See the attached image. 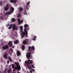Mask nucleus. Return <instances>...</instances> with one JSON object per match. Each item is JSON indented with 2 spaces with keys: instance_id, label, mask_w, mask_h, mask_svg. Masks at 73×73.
I'll list each match as a JSON object with an SVG mask.
<instances>
[{
  "instance_id": "obj_1",
  "label": "nucleus",
  "mask_w": 73,
  "mask_h": 73,
  "mask_svg": "<svg viewBox=\"0 0 73 73\" xmlns=\"http://www.w3.org/2000/svg\"><path fill=\"white\" fill-rule=\"evenodd\" d=\"M29 53H27L26 56L28 59H29L30 58V56L31 54H34V50H35V47L34 46H32L31 47V46L29 47Z\"/></svg>"
},
{
  "instance_id": "obj_15",
  "label": "nucleus",
  "mask_w": 73,
  "mask_h": 73,
  "mask_svg": "<svg viewBox=\"0 0 73 73\" xmlns=\"http://www.w3.org/2000/svg\"><path fill=\"white\" fill-rule=\"evenodd\" d=\"M21 54L20 52H19V51H18L17 52V55L18 56H19Z\"/></svg>"
},
{
  "instance_id": "obj_36",
  "label": "nucleus",
  "mask_w": 73,
  "mask_h": 73,
  "mask_svg": "<svg viewBox=\"0 0 73 73\" xmlns=\"http://www.w3.org/2000/svg\"><path fill=\"white\" fill-rule=\"evenodd\" d=\"M17 73H20V72H18H18H17Z\"/></svg>"
},
{
  "instance_id": "obj_18",
  "label": "nucleus",
  "mask_w": 73,
  "mask_h": 73,
  "mask_svg": "<svg viewBox=\"0 0 73 73\" xmlns=\"http://www.w3.org/2000/svg\"><path fill=\"white\" fill-rule=\"evenodd\" d=\"M12 24H11L10 25V27H9V29H12Z\"/></svg>"
},
{
  "instance_id": "obj_9",
  "label": "nucleus",
  "mask_w": 73,
  "mask_h": 73,
  "mask_svg": "<svg viewBox=\"0 0 73 73\" xmlns=\"http://www.w3.org/2000/svg\"><path fill=\"white\" fill-rule=\"evenodd\" d=\"M18 24L19 25H21V23H22V21H21L19 18H18Z\"/></svg>"
},
{
  "instance_id": "obj_31",
  "label": "nucleus",
  "mask_w": 73,
  "mask_h": 73,
  "mask_svg": "<svg viewBox=\"0 0 73 73\" xmlns=\"http://www.w3.org/2000/svg\"><path fill=\"white\" fill-rule=\"evenodd\" d=\"M20 15H21L20 14H19L18 15V17H20Z\"/></svg>"
},
{
  "instance_id": "obj_21",
  "label": "nucleus",
  "mask_w": 73,
  "mask_h": 73,
  "mask_svg": "<svg viewBox=\"0 0 73 73\" xmlns=\"http://www.w3.org/2000/svg\"><path fill=\"white\" fill-rule=\"evenodd\" d=\"M9 60H10V61L11 62L12 61V59H11V57L9 56Z\"/></svg>"
},
{
  "instance_id": "obj_37",
  "label": "nucleus",
  "mask_w": 73,
  "mask_h": 73,
  "mask_svg": "<svg viewBox=\"0 0 73 73\" xmlns=\"http://www.w3.org/2000/svg\"><path fill=\"white\" fill-rule=\"evenodd\" d=\"M19 61H21V60H19Z\"/></svg>"
},
{
  "instance_id": "obj_4",
  "label": "nucleus",
  "mask_w": 73,
  "mask_h": 73,
  "mask_svg": "<svg viewBox=\"0 0 73 73\" xmlns=\"http://www.w3.org/2000/svg\"><path fill=\"white\" fill-rule=\"evenodd\" d=\"M15 64L16 65V67L15 66V65L13 64H12V68L14 70H21V67L19 65V64L16 62H15Z\"/></svg>"
},
{
  "instance_id": "obj_32",
  "label": "nucleus",
  "mask_w": 73,
  "mask_h": 73,
  "mask_svg": "<svg viewBox=\"0 0 73 73\" xmlns=\"http://www.w3.org/2000/svg\"><path fill=\"white\" fill-rule=\"evenodd\" d=\"M9 61L8 60L7 62V63H8V64H9Z\"/></svg>"
},
{
  "instance_id": "obj_26",
  "label": "nucleus",
  "mask_w": 73,
  "mask_h": 73,
  "mask_svg": "<svg viewBox=\"0 0 73 73\" xmlns=\"http://www.w3.org/2000/svg\"><path fill=\"white\" fill-rule=\"evenodd\" d=\"M7 68H6L5 69V71H4V73H7Z\"/></svg>"
},
{
  "instance_id": "obj_30",
  "label": "nucleus",
  "mask_w": 73,
  "mask_h": 73,
  "mask_svg": "<svg viewBox=\"0 0 73 73\" xmlns=\"http://www.w3.org/2000/svg\"><path fill=\"white\" fill-rule=\"evenodd\" d=\"M0 5L1 6L2 5V2H0Z\"/></svg>"
},
{
  "instance_id": "obj_28",
  "label": "nucleus",
  "mask_w": 73,
  "mask_h": 73,
  "mask_svg": "<svg viewBox=\"0 0 73 73\" xmlns=\"http://www.w3.org/2000/svg\"><path fill=\"white\" fill-rule=\"evenodd\" d=\"M10 50L11 51V52H13V50H12V48H10Z\"/></svg>"
},
{
  "instance_id": "obj_14",
  "label": "nucleus",
  "mask_w": 73,
  "mask_h": 73,
  "mask_svg": "<svg viewBox=\"0 0 73 73\" xmlns=\"http://www.w3.org/2000/svg\"><path fill=\"white\" fill-rule=\"evenodd\" d=\"M12 71V68H10L9 69L7 70L8 73H10Z\"/></svg>"
},
{
  "instance_id": "obj_3",
  "label": "nucleus",
  "mask_w": 73,
  "mask_h": 73,
  "mask_svg": "<svg viewBox=\"0 0 73 73\" xmlns=\"http://www.w3.org/2000/svg\"><path fill=\"white\" fill-rule=\"evenodd\" d=\"M29 27L28 25L27 24H25L24 25L25 29H24V32H22V33L21 34V38H23L24 36V35H27L28 32L27 31V30H28L29 29V28H28L26 29V28H28Z\"/></svg>"
},
{
  "instance_id": "obj_33",
  "label": "nucleus",
  "mask_w": 73,
  "mask_h": 73,
  "mask_svg": "<svg viewBox=\"0 0 73 73\" xmlns=\"http://www.w3.org/2000/svg\"><path fill=\"white\" fill-rule=\"evenodd\" d=\"M32 71H30V72L31 73H32Z\"/></svg>"
},
{
  "instance_id": "obj_24",
  "label": "nucleus",
  "mask_w": 73,
  "mask_h": 73,
  "mask_svg": "<svg viewBox=\"0 0 73 73\" xmlns=\"http://www.w3.org/2000/svg\"><path fill=\"white\" fill-rule=\"evenodd\" d=\"M23 43V44H26L27 43L26 41V40L24 41Z\"/></svg>"
},
{
  "instance_id": "obj_35",
  "label": "nucleus",
  "mask_w": 73,
  "mask_h": 73,
  "mask_svg": "<svg viewBox=\"0 0 73 73\" xmlns=\"http://www.w3.org/2000/svg\"><path fill=\"white\" fill-rule=\"evenodd\" d=\"M31 57H33V56H31Z\"/></svg>"
},
{
  "instance_id": "obj_23",
  "label": "nucleus",
  "mask_w": 73,
  "mask_h": 73,
  "mask_svg": "<svg viewBox=\"0 0 73 73\" xmlns=\"http://www.w3.org/2000/svg\"><path fill=\"white\" fill-rule=\"evenodd\" d=\"M36 36H34V38H33V40H36Z\"/></svg>"
},
{
  "instance_id": "obj_2",
  "label": "nucleus",
  "mask_w": 73,
  "mask_h": 73,
  "mask_svg": "<svg viewBox=\"0 0 73 73\" xmlns=\"http://www.w3.org/2000/svg\"><path fill=\"white\" fill-rule=\"evenodd\" d=\"M25 62L26 64V65H27V66L28 67V69H31L33 68H35L34 65H31L32 67H31V65H29L30 64H33V62L31 60L29 59V60H28L27 61H25Z\"/></svg>"
},
{
  "instance_id": "obj_6",
  "label": "nucleus",
  "mask_w": 73,
  "mask_h": 73,
  "mask_svg": "<svg viewBox=\"0 0 73 73\" xmlns=\"http://www.w3.org/2000/svg\"><path fill=\"white\" fill-rule=\"evenodd\" d=\"M8 45H6V46H3V50H5V49H7L8 48Z\"/></svg>"
},
{
  "instance_id": "obj_17",
  "label": "nucleus",
  "mask_w": 73,
  "mask_h": 73,
  "mask_svg": "<svg viewBox=\"0 0 73 73\" xmlns=\"http://www.w3.org/2000/svg\"><path fill=\"white\" fill-rule=\"evenodd\" d=\"M30 3V2H28L27 3V9H28V6L29 5V4Z\"/></svg>"
},
{
  "instance_id": "obj_16",
  "label": "nucleus",
  "mask_w": 73,
  "mask_h": 73,
  "mask_svg": "<svg viewBox=\"0 0 73 73\" xmlns=\"http://www.w3.org/2000/svg\"><path fill=\"white\" fill-rule=\"evenodd\" d=\"M19 41L18 40H16L14 42V44H16L19 43Z\"/></svg>"
},
{
  "instance_id": "obj_12",
  "label": "nucleus",
  "mask_w": 73,
  "mask_h": 73,
  "mask_svg": "<svg viewBox=\"0 0 73 73\" xmlns=\"http://www.w3.org/2000/svg\"><path fill=\"white\" fill-rule=\"evenodd\" d=\"M17 1V0H10V2L13 3H15Z\"/></svg>"
},
{
  "instance_id": "obj_25",
  "label": "nucleus",
  "mask_w": 73,
  "mask_h": 73,
  "mask_svg": "<svg viewBox=\"0 0 73 73\" xmlns=\"http://www.w3.org/2000/svg\"><path fill=\"white\" fill-rule=\"evenodd\" d=\"M12 21L13 22H15L16 21V20L15 19H11Z\"/></svg>"
},
{
  "instance_id": "obj_10",
  "label": "nucleus",
  "mask_w": 73,
  "mask_h": 73,
  "mask_svg": "<svg viewBox=\"0 0 73 73\" xmlns=\"http://www.w3.org/2000/svg\"><path fill=\"white\" fill-rule=\"evenodd\" d=\"M7 56L8 54H7V53L6 52H5V54L3 56L4 57L5 59H7V58L8 57H7Z\"/></svg>"
},
{
  "instance_id": "obj_19",
  "label": "nucleus",
  "mask_w": 73,
  "mask_h": 73,
  "mask_svg": "<svg viewBox=\"0 0 73 73\" xmlns=\"http://www.w3.org/2000/svg\"><path fill=\"white\" fill-rule=\"evenodd\" d=\"M25 46L24 45H22V48L23 50H24L25 49Z\"/></svg>"
},
{
  "instance_id": "obj_8",
  "label": "nucleus",
  "mask_w": 73,
  "mask_h": 73,
  "mask_svg": "<svg viewBox=\"0 0 73 73\" xmlns=\"http://www.w3.org/2000/svg\"><path fill=\"white\" fill-rule=\"evenodd\" d=\"M13 30H17L18 29V28L17 27H16V25H13Z\"/></svg>"
},
{
  "instance_id": "obj_29",
  "label": "nucleus",
  "mask_w": 73,
  "mask_h": 73,
  "mask_svg": "<svg viewBox=\"0 0 73 73\" xmlns=\"http://www.w3.org/2000/svg\"><path fill=\"white\" fill-rule=\"evenodd\" d=\"M31 70L32 71H33V72H34L35 71V70L34 69H33Z\"/></svg>"
},
{
  "instance_id": "obj_34",
  "label": "nucleus",
  "mask_w": 73,
  "mask_h": 73,
  "mask_svg": "<svg viewBox=\"0 0 73 73\" xmlns=\"http://www.w3.org/2000/svg\"><path fill=\"white\" fill-rule=\"evenodd\" d=\"M12 48H15V46H12Z\"/></svg>"
},
{
  "instance_id": "obj_20",
  "label": "nucleus",
  "mask_w": 73,
  "mask_h": 73,
  "mask_svg": "<svg viewBox=\"0 0 73 73\" xmlns=\"http://www.w3.org/2000/svg\"><path fill=\"white\" fill-rule=\"evenodd\" d=\"M23 10V9L22 7H19V11H22Z\"/></svg>"
},
{
  "instance_id": "obj_27",
  "label": "nucleus",
  "mask_w": 73,
  "mask_h": 73,
  "mask_svg": "<svg viewBox=\"0 0 73 73\" xmlns=\"http://www.w3.org/2000/svg\"><path fill=\"white\" fill-rule=\"evenodd\" d=\"M29 40L28 39H26V41L27 42H28Z\"/></svg>"
},
{
  "instance_id": "obj_5",
  "label": "nucleus",
  "mask_w": 73,
  "mask_h": 73,
  "mask_svg": "<svg viewBox=\"0 0 73 73\" xmlns=\"http://www.w3.org/2000/svg\"><path fill=\"white\" fill-rule=\"evenodd\" d=\"M14 11V8L13 7H11L10 12H9L8 13H7L6 12L5 13V15H9L11 14V13H12Z\"/></svg>"
},
{
  "instance_id": "obj_11",
  "label": "nucleus",
  "mask_w": 73,
  "mask_h": 73,
  "mask_svg": "<svg viewBox=\"0 0 73 73\" xmlns=\"http://www.w3.org/2000/svg\"><path fill=\"white\" fill-rule=\"evenodd\" d=\"M20 33H21V34L22 33V32L23 31V27L22 26H21L20 28Z\"/></svg>"
},
{
  "instance_id": "obj_7",
  "label": "nucleus",
  "mask_w": 73,
  "mask_h": 73,
  "mask_svg": "<svg viewBox=\"0 0 73 73\" xmlns=\"http://www.w3.org/2000/svg\"><path fill=\"white\" fill-rule=\"evenodd\" d=\"M9 9V5L8 4H7L6 7H5V11H7Z\"/></svg>"
},
{
  "instance_id": "obj_38",
  "label": "nucleus",
  "mask_w": 73,
  "mask_h": 73,
  "mask_svg": "<svg viewBox=\"0 0 73 73\" xmlns=\"http://www.w3.org/2000/svg\"><path fill=\"white\" fill-rule=\"evenodd\" d=\"M19 61H21V60H19Z\"/></svg>"
},
{
  "instance_id": "obj_22",
  "label": "nucleus",
  "mask_w": 73,
  "mask_h": 73,
  "mask_svg": "<svg viewBox=\"0 0 73 73\" xmlns=\"http://www.w3.org/2000/svg\"><path fill=\"white\" fill-rule=\"evenodd\" d=\"M26 10H25L24 12V14L25 15H26L27 14V13L26 12Z\"/></svg>"
},
{
  "instance_id": "obj_13",
  "label": "nucleus",
  "mask_w": 73,
  "mask_h": 73,
  "mask_svg": "<svg viewBox=\"0 0 73 73\" xmlns=\"http://www.w3.org/2000/svg\"><path fill=\"white\" fill-rule=\"evenodd\" d=\"M8 44L10 46L12 47V42L11 41H9Z\"/></svg>"
}]
</instances>
